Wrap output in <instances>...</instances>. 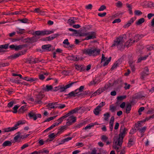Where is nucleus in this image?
<instances>
[{
	"mask_svg": "<svg viewBox=\"0 0 154 154\" xmlns=\"http://www.w3.org/2000/svg\"><path fill=\"white\" fill-rule=\"evenodd\" d=\"M140 35H136L134 37V40L132 41L130 39L126 42L125 43L126 36L125 35H123L116 38L114 40V43L112 45L111 47L116 46L119 50H123L124 49L125 46L128 47L135 42H137L140 39Z\"/></svg>",
	"mask_w": 154,
	"mask_h": 154,
	"instance_id": "f257e3e1",
	"label": "nucleus"
},
{
	"mask_svg": "<svg viewBox=\"0 0 154 154\" xmlns=\"http://www.w3.org/2000/svg\"><path fill=\"white\" fill-rule=\"evenodd\" d=\"M127 129L123 127H122L120 130V133L119 137H116L114 138L113 147L116 150L119 151V147L118 146H121L122 144L123 138L126 134Z\"/></svg>",
	"mask_w": 154,
	"mask_h": 154,
	"instance_id": "f03ea898",
	"label": "nucleus"
},
{
	"mask_svg": "<svg viewBox=\"0 0 154 154\" xmlns=\"http://www.w3.org/2000/svg\"><path fill=\"white\" fill-rule=\"evenodd\" d=\"M77 34L80 36H87V37L83 40V41L94 39L96 38V34L94 32H89L85 33H80L79 32V33Z\"/></svg>",
	"mask_w": 154,
	"mask_h": 154,
	"instance_id": "7ed1b4c3",
	"label": "nucleus"
},
{
	"mask_svg": "<svg viewBox=\"0 0 154 154\" xmlns=\"http://www.w3.org/2000/svg\"><path fill=\"white\" fill-rule=\"evenodd\" d=\"M25 123L24 121H19L14 126L12 127H8L7 128H5L3 129L4 132H9L13 131L18 128V126L20 125H23Z\"/></svg>",
	"mask_w": 154,
	"mask_h": 154,
	"instance_id": "20e7f679",
	"label": "nucleus"
},
{
	"mask_svg": "<svg viewBox=\"0 0 154 154\" xmlns=\"http://www.w3.org/2000/svg\"><path fill=\"white\" fill-rule=\"evenodd\" d=\"M54 32V30L37 31L33 32L32 34L34 35H36L38 37V36L48 35L53 33Z\"/></svg>",
	"mask_w": 154,
	"mask_h": 154,
	"instance_id": "39448f33",
	"label": "nucleus"
},
{
	"mask_svg": "<svg viewBox=\"0 0 154 154\" xmlns=\"http://www.w3.org/2000/svg\"><path fill=\"white\" fill-rule=\"evenodd\" d=\"M45 96L44 95L42 94L41 92L39 93L35 96V102L36 104H42L43 103L42 100V98Z\"/></svg>",
	"mask_w": 154,
	"mask_h": 154,
	"instance_id": "423d86ee",
	"label": "nucleus"
},
{
	"mask_svg": "<svg viewBox=\"0 0 154 154\" xmlns=\"http://www.w3.org/2000/svg\"><path fill=\"white\" fill-rule=\"evenodd\" d=\"M100 50L94 47H91V56L95 57L98 55L100 53Z\"/></svg>",
	"mask_w": 154,
	"mask_h": 154,
	"instance_id": "0eeeda50",
	"label": "nucleus"
},
{
	"mask_svg": "<svg viewBox=\"0 0 154 154\" xmlns=\"http://www.w3.org/2000/svg\"><path fill=\"white\" fill-rule=\"evenodd\" d=\"M144 97V96L142 92H139L135 94L133 98L135 99H143Z\"/></svg>",
	"mask_w": 154,
	"mask_h": 154,
	"instance_id": "6e6552de",
	"label": "nucleus"
},
{
	"mask_svg": "<svg viewBox=\"0 0 154 154\" xmlns=\"http://www.w3.org/2000/svg\"><path fill=\"white\" fill-rule=\"evenodd\" d=\"M76 120V117L73 116H71L68 117V122L66 123L67 125H70L73 123L75 122Z\"/></svg>",
	"mask_w": 154,
	"mask_h": 154,
	"instance_id": "1a4fd4ad",
	"label": "nucleus"
},
{
	"mask_svg": "<svg viewBox=\"0 0 154 154\" xmlns=\"http://www.w3.org/2000/svg\"><path fill=\"white\" fill-rule=\"evenodd\" d=\"M23 79L26 80L27 81L30 82H31L37 81L38 80V79L35 78L28 77H25L23 78Z\"/></svg>",
	"mask_w": 154,
	"mask_h": 154,
	"instance_id": "9d476101",
	"label": "nucleus"
},
{
	"mask_svg": "<svg viewBox=\"0 0 154 154\" xmlns=\"http://www.w3.org/2000/svg\"><path fill=\"white\" fill-rule=\"evenodd\" d=\"M78 92L75 91V90L74 91H71L68 94H66V95L67 96L68 98H70L72 97H74L77 96H78L77 94Z\"/></svg>",
	"mask_w": 154,
	"mask_h": 154,
	"instance_id": "9b49d317",
	"label": "nucleus"
},
{
	"mask_svg": "<svg viewBox=\"0 0 154 154\" xmlns=\"http://www.w3.org/2000/svg\"><path fill=\"white\" fill-rule=\"evenodd\" d=\"M15 31L17 34L19 35L23 34L26 32V30L25 29L18 27L15 29Z\"/></svg>",
	"mask_w": 154,
	"mask_h": 154,
	"instance_id": "f8f14e48",
	"label": "nucleus"
},
{
	"mask_svg": "<svg viewBox=\"0 0 154 154\" xmlns=\"http://www.w3.org/2000/svg\"><path fill=\"white\" fill-rule=\"evenodd\" d=\"M149 69L148 67H146L144 68V69L143 71V73L141 75V78L142 79H143L145 76L149 74Z\"/></svg>",
	"mask_w": 154,
	"mask_h": 154,
	"instance_id": "ddd939ff",
	"label": "nucleus"
},
{
	"mask_svg": "<svg viewBox=\"0 0 154 154\" xmlns=\"http://www.w3.org/2000/svg\"><path fill=\"white\" fill-rule=\"evenodd\" d=\"M51 45H42V48L45 51H48L51 50Z\"/></svg>",
	"mask_w": 154,
	"mask_h": 154,
	"instance_id": "4468645a",
	"label": "nucleus"
},
{
	"mask_svg": "<svg viewBox=\"0 0 154 154\" xmlns=\"http://www.w3.org/2000/svg\"><path fill=\"white\" fill-rule=\"evenodd\" d=\"M58 103L57 102L52 103H49L48 105V107L49 108L53 109L57 108V107Z\"/></svg>",
	"mask_w": 154,
	"mask_h": 154,
	"instance_id": "2eb2a0df",
	"label": "nucleus"
},
{
	"mask_svg": "<svg viewBox=\"0 0 154 154\" xmlns=\"http://www.w3.org/2000/svg\"><path fill=\"white\" fill-rule=\"evenodd\" d=\"M38 38L36 35H34L33 37L29 38L28 41L30 43H32L36 42Z\"/></svg>",
	"mask_w": 154,
	"mask_h": 154,
	"instance_id": "dca6fc26",
	"label": "nucleus"
},
{
	"mask_svg": "<svg viewBox=\"0 0 154 154\" xmlns=\"http://www.w3.org/2000/svg\"><path fill=\"white\" fill-rule=\"evenodd\" d=\"M53 87L52 85H46L45 87L44 85L42 89L43 91H51Z\"/></svg>",
	"mask_w": 154,
	"mask_h": 154,
	"instance_id": "f3484780",
	"label": "nucleus"
},
{
	"mask_svg": "<svg viewBox=\"0 0 154 154\" xmlns=\"http://www.w3.org/2000/svg\"><path fill=\"white\" fill-rule=\"evenodd\" d=\"M135 20V19L133 17L130 20L128 21L127 23L124 25L123 27L125 28L128 27L131 25V24L134 22Z\"/></svg>",
	"mask_w": 154,
	"mask_h": 154,
	"instance_id": "a211bd4d",
	"label": "nucleus"
},
{
	"mask_svg": "<svg viewBox=\"0 0 154 154\" xmlns=\"http://www.w3.org/2000/svg\"><path fill=\"white\" fill-rule=\"evenodd\" d=\"M83 53L86 55L91 56V47L84 49L83 51Z\"/></svg>",
	"mask_w": 154,
	"mask_h": 154,
	"instance_id": "6ab92c4d",
	"label": "nucleus"
},
{
	"mask_svg": "<svg viewBox=\"0 0 154 154\" xmlns=\"http://www.w3.org/2000/svg\"><path fill=\"white\" fill-rule=\"evenodd\" d=\"M84 88V86H81L79 88L75 90V91L78 92L77 94L78 95H80L82 94L81 92L83 91Z\"/></svg>",
	"mask_w": 154,
	"mask_h": 154,
	"instance_id": "aec40b11",
	"label": "nucleus"
},
{
	"mask_svg": "<svg viewBox=\"0 0 154 154\" xmlns=\"http://www.w3.org/2000/svg\"><path fill=\"white\" fill-rule=\"evenodd\" d=\"M74 66L75 69L78 70L82 71L84 70L83 66L82 65L75 64Z\"/></svg>",
	"mask_w": 154,
	"mask_h": 154,
	"instance_id": "412c9836",
	"label": "nucleus"
},
{
	"mask_svg": "<svg viewBox=\"0 0 154 154\" xmlns=\"http://www.w3.org/2000/svg\"><path fill=\"white\" fill-rule=\"evenodd\" d=\"M28 115L31 118H33L34 120H36L35 114L32 111L29 113L28 114Z\"/></svg>",
	"mask_w": 154,
	"mask_h": 154,
	"instance_id": "4be33fe9",
	"label": "nucleus"
},
{
	"mask_svg": "<svg viewBox=\"0 0 154 154\" xmlns=\"http://www.w3.org/2000/svg\"><path fill=\"white\" fill-rule=\"evenodd\" d=\"M26 105L21 106L18 110V112L20 113H23L26 110Z\"/></svg>",
	"mask_w": 154,
	"mask_h": 154,
	"instance_id": "5701e85b",
	"label": "nucleus"
},
{
	"mask_svg": "<svg viewBox=\"0 0 154 154\" xmlns=\"http://www.w3.org/2000/svg\"><path fill=\"white\" fill-rule=\"evenodd\" d=\"M18 20L20 22L23 23H29V21L28 19L26 18L19 19Z\"/></svg>",
	"mask_w": 154,
	"mask_h": 154,
	"instance_id": "b1692460",
	"label": "nucleus"
},
{
	"mask_svg": "<svg viewBox=\"0 0 154 154\" xmlns=\"http://www.w3.org/2000/svg\"><path fill=\"white\" fill-rule=\"evenodd\" d=\"M101 110V109L97 107L93 111V112L96 115H98L100 113V112Z\"/></svg>",
	"mask_w": 154,
	"mask_h": 154,
	"instance_id": "393cba45",
	"label": "nucleus"
},
{
	"mask_svg": "<svg viewBox=\"0 0 154 154\" xmlns=\"http://www.w3.org/2000/svg\"><path fill=\"white\" fill-rule=\"evenodd\" d=\"M66 126H64L61 127L60 128L58 129V131L57 133V134H60L62 132H63L64 130L66 129Z\"/></svg>",
	"mask_w": 154,
	"mask_h": 154,
	"instance_id": "a878e982",
	"label": "nucleus"
},
{
	"mask_svg": "<svg viewBox=\"0 0 154 154\" xmlns=\"http://www.w3.org/2000/svg\"><path fill=\"white\" fill-rule=\"evenodd\" d=\"M25 47V45H20L18 46H15V50L18 51L22 49L23 48Z\"/></svg>",
	"mask_w": 154,
	"mask_h": 154,
	"instance_id": "bb28decb",
	"label": "nucleus"
},
{
	"mask_svg": "<svg viewBox=\"0 0 154 154\" xmlns=\"http://www.w3.org/2000/svg\"><path fill=\"white\" fill-rule=\"evenodd\" d=\"M79 109H80L78 108H76L70 111L68 114H69V116L71 114L77 112Z\"/></svg>",
	"mask_w": 154,
	"mask_h": 154,
	"instance_id": "cd10ccee",
	"label": "nucleus"
},
{
	"mask_svg": "<svg viewBox=\"0 0 154 154\" xmlns=\"http://www.w3.org/2000/svg\"><path fill=\"white\" fill-rule=\"evenodd\" d=\"M76 20V18L73 17L69 19L68 20V21L69 24L71 25H72L73 23H74L75 22Z\"/></svg>",
	"mask_w": 154,
	"mask_h": 154,
	"instance_id": "c85d7f7f",
	"label": "nucleus"
},
{
	"mask_svg": "<svg viewBox=\"0 0 154 154\" xmlns=\"http://www.w3.org/2000/svg\"><path fill=\"white\" fill-rule=\"evenodd\" d=\"M12 143L11 141L8 140H6L3 143L2 146H10L11 145Z\"/></svg>",
	"mask_w": 154,
	"mask_h": 154,
	"instance_id": "c756f323",
	"label": "nucleus"
},
{
	"mask_svg": "<svg viewBox=\"0 0 154 154\" xmlns=\"http://www.w3.org/2000/svg\"><path fill=\"white\" fill-rule=\"evenodd\" d=\"M72 138V137H67L66 138H65L64 139H63L60 143L59 144H61L63 143H64L68 142L69 140H71Z\"/></svg>",
	"mask_w": 154,
	"mask_h": 154,
	"instance_id": "7c9ffc66",
	"label": "nucleus"
},
{
	"mask_svg": "<svg viewBox=\"0 0 154 154\" xmlns=\"http://www.w3.org/2000/svg\"><path fill=\"white\" fill-rule=\"evenodd\" d=\"M134 143V139L133 138H130L129 141V142L128 144V147H130L131 146L133 145Z\"/></svg>",
	"mask_w": 154,
	"mask_h": 154,
	"instance_id": "2f4dec72",
	"label": "nucleus"
},
{
	"mask_svg": "<svg viewBox=\"0 0 154 154\" xmlns=\"http://www.w3.org/2000/svg\"><path fill=\"white\" fill-rule=\"evenodd\" d=\"M145 21L144 19L142 18L139 19L137 21L136 23V24L138 25H139L143 23Z\"/></svg>",
	"mask_w": 154,
	"mask_h": 154,
	"instance_id": "473e14b6",
	"label": "nucleus"
},
{
	"mask_svg": "<svg viewBox=\"0 0 154 154\" xmlns=\"http://www.w3.org/2000/svg\"><path fill=\"white\" fill-rule=\"evenodd\" d=\"M66 88V85H60V89L59 90V91L60 92H63L65 91L67 89V88Z\"/></svg>",
	"mask_w": 154,
	"mask_h": 154,
	"instance_id": "72a5a7b5",
	"label": "nucleus"
},
{
	"mask_svg": "<svg viewBox=\"0 0 154 154\" xmlns=\"http://www.w3.org/2000/svg\"><path fill=\"white\" fill-rule=\"evenodd\" d=\"M107 88V86L105 85L103 88V89H99L97 91L98 93V94H100L102 92H103L104 91H105Z\"/></svg>",
	"mask_w": 154,
	"mask_h": 154,
	"instance_id": "f704fd0d",
	"label": "nucleus"
},
{
	"mask_svg": "<svg viewBox=\"0 0 154 154\" xmlns=\"http://www.w3.org/2000/svg\"><path fill=\"white\" fill-rule=\"evenodd\" d=\"M131 106L130 104H128L127 105V107L126 108V112L127 113H129L131 109Z\"/></svg>",
	"mask_w": 154,
	"mask_h": 154,
	"instance_id": "c9c22d12",
	"label": "nucleus"
},
{
	"mask_svg": "<svg viewBox=\"0 0 154 154\" xmlns=\"http://www.w3.org/2000/svg\"><path fill=\"white\" fill-rule=\"evenodd\" d=\"M57 135L58 134H57V133L56 134H55L53 133L49 135L48 136L50 139L53 140L56 137Z\"/></svg>",
	"mask_w": 154,
	"mask_h": 154,
	"instance_id": "e433bc0d",
	"label": "nucleus"
},
{
	"mask_svg": "<svg viewBox=\"0 0 154 154\" xmlns=\"http://www.w3.org/2000/svg\"><path fill=\"white\" fill-rule=\"evenodd\" d=\"M109 109L112 112H114L116 109V107L113 105H111L109 107Z\"/></svg>",
	"mask_w": 154,
	"mask_h": 154,
	"instance_id": "4c0bfd02",
	"label": "nucleus"
},
{
	"mask_svg": "<svg viewBox=\"0 0 154 154\" xmlns=\"http://www.w3.org/2000/svg\"><path fill=\"white\" fill-rule=\"evenodd\" d=\"M82 59V57L79 55H76L74 56V60L75 61H79Z\"/></svg>",
	"mask_w": 154,
	"mask_h": 154,
	"instance_id": "58836bf2",
	"label": "nucleus"
},
{
	"mask_svg": "<svg viewBox=\"0 0 154 154\" xmlns=\"http://www.w3.org/2000/svg\"><path fill=\"white\" fill-rule=\"evenodd\" d=\"M8 45L9 44H7L3 45H0V48L1 49H7L8 48Z\"/></svg>",
	"mask_w": 154,
	"mask_h": 154,
	"instance_id": "ea45409f",
	"label": "nucleus"
},
{
	"mask_svg": "<svg viewBox=\"0 0 154 154\" xmlns=\"http://www.w3.org/2000/svg\"><path fill=\"white\" fill-rule=\"evenodd\" d=\"M19 106L18 105H16L14 106L13 108V109L14 110V111H13L12 112L14 113H16L17 112V109L19 107Z\"/></svg>",
	"mask_w": 154,
	"mask_h": 154,
	"instance_id": "a19ab883",
	"label": "nucleus"
},
{
	"mask_svg": "<svg viewBox=\"0 0 154 154\" xmlns=\"http://www.w3.org/2000/svg\"><path fill=\"white\" fill-rule=\"evenodd\" d=\"M94 126L93 123H91L89 125L86 126L85 128V130H87V129H90L92 127Z\"/></svg>",
	"mask_w": 154,
	"mask_h": 154,
	"instance_id": "79ce46f5",
	"label": "nucleus"
},
{
	"mask_svg": "<svg viewBox=\"0 0 154 154\" xmlns=\"http://www.w3.org/2000/svg\"><path fill=\"white\" fill-rule=\"evenodd\" d=\"M104 116L105 117L104 119L107 121L108 118L110 117V114L109 112H107L104 114Z\"/></svg>",
	"mask_w": 154,
	"mask_h": 154,
	"instance_id": "37998d69",
	"label": "nucleus"
},
{
	"mask_svg": "<svg viewBox=\"0 0 154 154\" xmlns=\"http://www.w3.org/2000/svg\"><path fill=\"white\" fill-rule=\"evenodd\" d=\"M126 97L125 95L119 96L117 98V100L118 101H121L123 99H125Z\"/></svg>",
	"mask_w": 154,
	"mask_h": 154,
	"instance_id": "c03bdc74",
	"label": "nucleus"
},
{
	"mask_svg": "<svg viewBox=\"0 0 154 154\" xmlns=\"http://www.w3.org/2000/svg\"><path fill=\"white\" fill-rule=\"evenodd\" d=\"M57 116L50 117V118H48L46 120H45L44 122H49L50 121L54 119Z\"/></svg>",
	"mask_w": 154,
	"mask_h": 154,
	"instance_id": "a18cd8bd",
	"label": "nucleus"
},
{
	"mask_svg": "<svg viewBox=\"0 0 154 154\" xmlns=\"http://www.w3.org/2000/svg\"><path fill=\"white\" fill-rule=\"evenodd\" d=\"M134 13L136 15H140L142 14V13L138 10H136Z\"/></svg>",
	"mask_w": 154,
	"mask_h": 154,
	"instance_id": "49530a36",
	"label": "nucleus"
},
{
	"mask_svg": "<svg viewBox=\"0 0 154 154\" xmlns=\"http://www.w3.org/2000/svg\"><path fill=\"white\" fill-rule=\"evenodd\" d=\"M76 82H72L71 83L67 85H66V88H69L72 87V86L74 84L76 83Z\"/></svg>",
	"mask_w": 154,
	"mask_h": 154,
	"instance_id": "de8ad7c7",
	"label": "nucleus"
},
{
	"mask_svg": "<svg viewBox=\"0 0 154 154\" xmlns=\"http://www.w3.org/2000/svg\"><path fill=\"white\" fill-rule=\"evenodd\" d=\"M125 86L124 87V88L125 90L128 89L130 88L131 85L130 84H128L127 83H124Z\"/></svg>",
	"mask_w": 154,
	"mask_h": 154,
	"instance_id": "09e8293b",
	"label": "nucleus"
},
{
	"mask_svg": "<svg viewBox=\"0 0 154 154\" xmlns=\"http://www.w3.org/2000/svg\"><path fill=\"white\" fill-rule=\"evenodd\" d=\"M146 127H143L141 128H138V129L139 130V131L141 133H143L146 130Z\"/></svg>",
	"mask_w": 154,
	"mask_h": 154,
	"instance_id": "8fccbe9b",
	"label": "nucleus"
},
{
	"mask_svg": "<svg viewBox=\"0 0 154 154\" xmlns=\"http://www.w3.org/2000/svg\"><path fill=\"white\" fill-rule=\"evenodd\" d=\"M118 61H117L116 63L114 65L112 66V67L111 68L112 69H113L116 68L119 65V63H118Z\"/></svg>",
	"mask_w": 154,
	"mask_h": 154,
	"instance_id": "3c124183",
	"label": "nucleus"
},
{
	"mask_svg": "<svg viewBox=\"0 0 154 154\" xmlns=\"http://www.w3.org/2000/svg\"><path fill=\"white\" fill-rule=\"evenodd\" d=\"M69 30L70 31L74 32V33L75 34H78L79 33V32L77 30L75 29H74L72 28H69Z\"/></svg>",
	"mask_w": 154,
	"mask_h": 154,
	"instance_id": "603ef678",
	"label": "nucleus"
},
{
	"mask_svg": "<svg viewBox=\"0 0 154 154\" xmlns=\"http://www.w3.org/2000/svg\"><path fill=\"white\" fill-rule=\"evenodd\" d=\"M108 139V137L105 135H103L102 136L101 139L104 142H106V141Z\"/></svg>",
	"mask_w": 154,
	"mask_h": 154,
	"instance_id": "864d4df0",
	"label": "nucleus"
},
{
	"mask_svg": "<svg viewBox=\"0 0 154 154\" xmlns=\"http://www.w3.org/2000/svg\"><path fill=\"white\" fill-rule=\"evenodd\" d=\"M105 104V103L104 102H102L97 107L98 108L101 109V108Z\"/></svg>",
	"mask_w": 154,
	"mask_h": 154,
	"instance_id": "5fc2aeb1",
	"label": "nucleus"
},
{
	"mask_svg": "<svg viewBox=\"0 0 154 154\" xmlns=\"http://www.w3.org/2000/svg\"><path fill=\"white\" fill-rule=\"evenodd\" d=\"M65 107V105L63 104H58L57 108L60 109H63Z\"/></svg>",
	"mask_w": 154,
	"mask_h": 154,
	"instance_id": "6e6d98bb",
	"label": "nucleus"
},
{
	"mask_svg": "<svg viewBox=\"0 0 154 154\" xmlns=\"http://www.w3.org/2000/svg\"><path fill=\"white\" fill-rule=\"evenodd\" d=\"M148 6L150 8L154 7V3L152 2H149L148 3Z\"/></svg>",
	"mask_w": 154,
	"mask_h": 154,
	"instance_id": "4d7b16f0",
	"label": "nucleus"
},
{
	"mask_svg": "<svg viewBox=\"0 0 154 154\" xmlns=\"http://www.w3.org/2000/svg\"><path fill=\"white\" fill-rule=\"evenodd\" d=\"M116 6L118 8L121 7L122 6V4L121 2L118 1L117 3H116Z\"/></svg>",
	"mask_w": 154,
	"mask_h": 154,
	"instance_id": "13d9d810",
	"label": "nucleus"
},
{
	"mask_svg": "<svg viewBox=\"0 0 154 154\" xmlns=\"http://www.w3.org/2000/svg\"><path fill=\"white\" fill-rule=\"evenodd\" d=\"M23 54L22 53V54H21L20 53H18L12 55V57L14 58H17L20 56L22 54Z\"/></svg>",
	"mask_w": 154,
	"mask_h": 154,
	"instance_id": "bf43d9fd",
	"label": "nucleus"
},
{
	"mask_svg": "<svg viewBox=\"0 0 154 154\" xmlns=\"http://www.w3.org/2000/svg\"><path fill=\"white\" fill-rule=\"evenodd\" d=\"M146 48L148 50H151L154 49L153 45H147L146 46Z\"/></svg>",
	"mask_w": 154,
	"mask_h": 154,
	"instance_id": "052dcab7",
	"label": "nucleus"
},
{
	"mask_svg": "<svg viewBox=\"0 0 154 154\" xmlns=\"http://www.w3.org/2000/svg\"><path fill=\"white\" fill-rule=\"evenodd\" d=\"M38 78L40 80H42L45 79V77L43 74H42L39 75Z\"/></svg>",
	"mask_w": 154,
	"mask_h": 154,
	"instance_id": "680f3d73",
	"label": "nucleus"
},
{
	"mask_svg": "<svg viewBox=\"0 0 154 154\" xmlns=\"http://www.w3.org/2000/svg\"><path fill=\"white\" fill-rule=\"evenodd\" d=\"M63 43L64 45H66V46L68 45H69V42L68 39H65L63 41Z\"/></svg>",
	"mask_w": 154,
	"mask_h": 154,
	"instance_id": "e2e57ef3",
	"label": "nucleus"
},
{
	"mask_svg": "<svg viewBox=\"0 0 154 154\" xmlns=\"http://www.w3.org/2000/svg\"><path fill=\"white\" fill-rule=\"evenodd\" d=\"M106 8V7L104 5H102L100 8L99 9L98 11H103Z\"/></svg>",
	"mask_w": 154,
	"mask_h": 154,
	"instance_id": "0e129e2a",
	"label": "nucleus"
},
{
	"mask_svg": "<svg viewBox=\"0 0 154 154\" xmlns=\"http://www.w3.org/2000/svg\"><path fill=\"white\" fill-rule=\"evenodd\" d=\"M154 113V109H151L149 110L147 112V114H153Z\"/></svg>",
	"mask_w": 154,
	"mask_h": 154,
	"instance_id": "69168bd1",
	"label": "nucleus"
},
{
	"mask_svg": "<svg viewBox=\"0 0 154 154\" xmlns=\"http://www.w3.org/2000/svg\"><path fill=\"white\" fill-rule=\"evenodd\" d=\"M14 103V102L11 101L8 103V106L9 107H11Z\"/></svg>",
	"mask_w": 154,
	"mask_h": 154,
	"instance_id": "338daca9",
	"label": "nucleus"
},
{
	"mask_svg": "<svg viewBox=\"0 0 154 154\" xmlns=\"http://www.w3.org/2000/svg\"><path fill=\"white\" fill-rule=\"evenodd\" d=\"M154 16V14L149 13L147 15V17L149 19H150L151 17Z\"/></svg>",
	"mask_w": 154,
	"mask_h": 154,
	"instance_id": "774afa93",
	"label": "nucleus"
}]
</instances>
